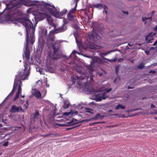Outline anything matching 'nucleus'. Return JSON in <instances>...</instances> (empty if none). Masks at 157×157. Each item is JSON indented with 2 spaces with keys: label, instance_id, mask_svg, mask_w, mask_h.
Segmentation results:
<instances>
[{
  "label": "nucleus",
  "instance_id": "41",
  "mask_svg": "<svg viewBox=\"0 0 157 157\" xmlns=\"http://www.w3.org/2000/svg\"><path fill=\"white\" fill-rule=\"evenodd\" d=\"M145 52L147 54V55H148L149 52L148 51H145Z\"/></svg>",
  "mask_w": 157,
  "mask_h": 157
},
{
  "label": "nucleus",
  "instance_id": "25",
  "mask_svg": "<svg viewBox=\"0 0 157 157\" xmlns=\"http://www.w3.org/2000/svg\"><path fill=\"white\" fill-rule=\"evenodd\" d=\"M88 69L90 73L92 71V69L90 67H88Z\"/></svg>",
  "mask_w": 157,
  "mask_h": 157
},
{
  "label": "nucleus",
  "instance_id": "47",
  "mask_svg": "<svg viewBox=\"0 0 157 157\" xmlns=\"http://www.w3.org/2000/svg\"><path fill=\"white\" fill-rule=\"evenodd\" d=\"M17 7H19V4L17 5Z\"/></svg>",
  "mask_w": 157,
  "mask_h": 157
},
{
  "label": "nucleus",
  "instance_id": "37",
  "mask_svg": "<svg viewBox=\"0 0 157 157\" xmlns=\"http://www.w3.org/2000/svg\"><path fill=\"white\" fill-rule=\"evenodd\" d=\"M107 54V53H103V54H101V56H102V55L103 56H105Z\"/></svg>",
  "mask_w": 157,
  "mask_h": 157
},
{
  "label": "nucleus",
  "instance_id": "39",
  "mask_svg": "<svg viewBox=\"0 0 157 157\" xmlns=\"http://www.w3.org/2000/svg\"><path fill=\"white\" fill-rule=\"evenodd\" d=\"M63 22H64V24H67V22H65V19H63Z\"/></svg>",
  "mask_w": 157,
  "mask_h": 157
},
{
  "label": "nucleus",
  "instance_id": "2",
  "mask_svg": "<svg viewBox=\"0 0 157 157\" xmlns=\"http://www.w3.org/2000/svg\"><path fill=\"white\" fill-rule=\"evenodd\" d=\"M12 22L16 25H18L19 23L23 24L25 28L27 33V44L26 47V51L24 52L25 55H23V58L28 61L29 59L30 52L28 49V44L30 42L33 44V34L35 30V26L31 27L33 23L28 19H18L16 21H12Z\"/></svg>",
  "mask_w": 157,
  "mask_h": 157
},
{
  "label": "nucleus",
  "instance_id": "24",
  "mask_svg": "<svg viewBox=\"0 0 157 157\" xmlns=\"http://www.w3.org/2000/svg\"><path fill=\"white\" fill-rule=\"evenodd\" d=\"M111 90V88H110L109 89H105V93L107 92L108 93Z\"/></svg>",
  "mask_w": 157,
  "mask_h": 157
},
{
  "label": "nucleus",
  "instance_id": "9",
  "mask_svg": "<svg viewBox=\"0 0 157 157\" xmlns=\"http://www.w3.org/2000/svg\"><path fill=\"white\" fill-rule=\"evenodd\" d=\"M32 93L33 95L37 98H40L41 97V94L40 91L36 89H33L32 91Z\"/></svg>",
  "mask_w": 157,
  "mask_h": 157
},
{
  "label": "nucleus",
  "instance_id": "43",
  "mask_svg": "<svg viewBox=\"0 0 157 157\" xmlns=\"http://www.w3.org/2000/svg\"><path fill=\"white\" fill-rule=\"evenodd\" d=\"M155 13V11H153L151 12L152 15Z\"/></svg>",
  "mask_w": 157,
  "mask_h": 157
},
{
  "label": "nucleus",
  "instance_id": "30",
  "mask_svg": "<svg viewBox=\"0 0 157 157\" xmlns=\"http://www.w3.org/2000/svg\"><path fill=\"white\" fill-rule=\"evenodd\" d=\"M100 114H98L96 116V118H98L99 117H100Z\"/></svg>",
  "mask_w": 157,
  "mask_h": 157
},
{
  "label": "nucleus",
  "instance_id": "40",
  "mask_svg": "<svg viewBox=\"0 0 157 157\" xmlns=\"http://www.w3.org/2000/svg\"><path fill=\"white\" fill-rule=\"evenodd\" d=\"M151 108H153L155 107V106L153 104H151Z\"/></svg>",
  "mask_w": 157,
  "mask_h": 157
},
{
  "label": "nucleus",
  "instance_id": "18",
  "mask_svg": "<svg viewBox=\"0 0 157 157\" xmlns=\"http://www.w3.org/2000/svg\"><path fill=\"white\" fill-rule=\"evenodd\" d=\"M89 47L91 49H99L100 48V47L95 44H94L93 45H90Z\"/></svg>",
  "mask_w": 157,
  "mask_h": 157
},
{
  "label": "nucleus",
  "instance_id": "38",
  "mask_svg": "<svg viewBox=\"0 0 157 157\" xmlns=\"http://www.w3.org/2000/svg\"><path fill=\"white\" fill-rule=\"evenodd\" d=\"M154 30L155 31H157V26H156L154 28Z\"/></svg>",
  "mask_w": 157,
  "mask_h": 157
},
{
  "label": "nucleus",
  "instance_id": "14",
  "mask_svg": "<svg viewBox=\"0 0 157 157\" xmlns=\"http://www.w3.org/2000/svg\"><path fill=\"white\" fill-rule=\"evenodd\" d=\"M105 93L104 94H98L97 95V98L99 101H101L102 99H105L107 97V96L105 95Z\"/></svg>",
  "mask_w": 157,
  "mask_h": 157
},
{
  "label": "nucleus",
  "instance_id": "4",
  "mask_svg": "<svg viewBox=\"0 0 157 157\" xmlns=\"http://www.w3.org/2000/svg\"><path fill=\"white\" fill-rule=\"evenodd\" d=\"M52 46L54 50L53 55L52 56V58L54 59H56L59 58L58 52L59 49V43L58 41H57L54 44L52 42Z\"/></svg>",
  "mask_w": 157,
  "mask_h": 157
},
{
  "label": "nucleus",
  "instance_id": "28",
  "mask_svg": "<svg viewBox=\"0 0 157 157\" xmlns=\"http://www.w3.org/2000/svg\"><path fill=\"white\" fill-rule=\"evenodd\" d=\"M8 145V142H6L4 143V144H3V146H7Z\"/></svg>",
  "mask_w": 157,
  "mask_h": 157
},
{
  "label": "nucleus",
  "instance_id": "6",
  "mask_svg": "<svg viewBox=\"0 0 157 157\" xmlns=\"http://www.w3.org/2000/svg\"><path fill=\"white\" fill-rule=\"evenodd\" d=\"M49 54V56L48 57L46 62V67L47 70L51 73H54L55 70V67L51 64L50 60L49 59L51 56Z\"/></svg>",
  "mask_w": 157,
  "mask_h": 157
},
{
  "label": "nucleus",
  "instance_id": "23",
  "mask_svg": "<svg viewBox=\"0 0 157 157\" xmlns=\"http://www.w3.org/2000/svg\"><path fill=\"white\" fill-rule=\"evenodd\" d=\"M36 84H39L40 85H42V82L40 80H39L37 81L36 82Z\"/></svg>",
  "mask_w": 157,
  "mask_h": 157
},
{
  "label": "nucleus",
  "instance_id": "27",
  "mask_svg": "<svg viewBox=\"0 0 157 157\" xmlns=\"http://www.w3.org/2000/svg\"><path fill=\"white\" fill-rule=\"evenodd\" d=\"M44 33H43V35H45L47 34V31H46V30L45 29H44Z\"/></svg>",
  "mask_w": 157,
  "mask_h": 157
},
{
  "label": "nucleus",
  "instance_id": "10",
  "mask_svg": "<svg viewBox=\"0 0 157 157\" xmlns=\"http://www.w3.org/2000/svg\"><path fill=\"white\" fill-rule=\"evenodd\" d=\"M156 34V33H149L146 37V40L147 42L148 43H151L152 40L154 39L153 36L155 35Z\"/></svg>",
  "mask_w": 157,
  "mask_h": 157
},
{
  "label": "nucleus",
  "instance_id": "34",
  "mask_svg": "<svg viewBox=\"0 0 157 157\" xmlns=\"http://www.w3.org/2000/svg\"><path fill=\"white\" fill-rule=\"evenodd\" d=\"M123 12L124 13L126 14L127 15L128 14V12L127 11H126V12L123 11Z\"/></svg>",
  "mask_w": 157,
  "mask_h": 157
},
{
  "label": "nucleus",
  "instance_id": "19",
  "mask_svg": "<svg viewBox=\"0 0 157 157\" xmlns=\"http://www.w3.org/2000/svg\"><path fill=\"white\" fill-rule=\"evenodd\" d=\"M28 107V100H27L26 103L23 105V108H24V109L25 111L27 109Z\"/></svg>",
  "mask_w": 157,
  "mask_h": 157
},
{
  "label": "nucleus",
  "instance_id": "32",
  "mask_svg": "<svg viewBox=\"0 0 157 157\" xmlns=\"http://www.w3.org/2000/svg\"><path fill=\"white\" fill-rule=\"evenodd\" d=\"M76 53H77V52L75 51H74L72 52L71 54V55H72V54H74Z\"/></svg>",
  "mask_w": 157,
  "mask_h": 157
},
{
  "label": "nucleus",
  "instance_id": "12",
  "mask_svg": "<svg viewBox=\"0 0 157 157\" xmlns=\"http://www.w3.org/2000/svg\"><path fill=\"white\" fill-rule=\"evenodd\" d=\"M82 76H78V75L75 77V78H72V81L74 83L76 81V80L78 79H83L85 78V75L84 73L83 72H82Z\"/></svg>",
  "mask_w": 157,
  "mask_h": 157
},
{
  "label": "nucleus",
  "instance_id": "17",
  "mask_svg": "<svg viewBox=\"0 0 157 157\" xmlns=\"http://www.w3.org/2000/svg\"><path fill=\"white\" fill-rule=\"evenodd\" d=\"M69 103L68 101L66 100L64 101V105H63V108L67 109L69 107Z\"/></svg>",
  "mask_w": 157,
  "mask_h": 157
},
{
  "label": "nucleus",
  "instance_id": "44",
  "mask_svg": "<svg viewBox=\"0 0 157 157\" xmlns=\"http://www.w3.org/2000/svg\"><path fill=\"white\" fill-rule=\"evenodd\" d=\"M75 39H76V43L78 45V42H77V38H75Z\"/></svg>",
  "mask_w": 157,
  "mask_h": 157
},
{
  "label": "nucleus",
  "instance_id": "22",
  "mask_svg": "<svg viewBox=\"0 0 157 157\" xmlns=\"http://www.w3.org/2000/svg\"><path fill=\"white\" fill-rule=\"evenodd\" d=\"M144 67V64L143 63H141L140 64L138 67V68L139 69H141Z\"/></svg>",
  "mask_w": 157,
  "mask_h": 157
},
{
  "label": "nucleus",
  "instance_id": "49",
  "mask_svg": "<svg viewBox=\"0 0 157 157\" xmlns=\"http://www.w3.org/2000/svg\"><path fill=\"white\" fill-rule=\"evenodd\" d=\"M76 70H77V71H78V72H79V73H81V72H80V71H78V70H77V69H76Z\"/></svg>",
  "mask_w": 157,
  "mask_h": 157
},
{
  "label": "nucleus",
  "instance_id": "33",
  "mask_svg": "<svg viewBox=\"0 0 157 157\" xmlns=\"http://www.w3.org/2000/svg\"><path fill=\"white\" fill-rule=\"evenodd\" d=\"M73 123L72 122H70L68 123V124L67 125H71L73 124Z\"/></svg>",
  "mask_w": 157,
  "mask_h": 157
},
{
  "label": "nucleus",
  "instance_id": "3",
  "mask_svg": "<svg viewBox=\"0 0 157 157\" xmlns=\"http://www.w3.org/2000/svg\"><path fill=\"white\" fill-rule=\"evenodd\" d=\"M30 70L29 66L27 63L24 64V67L22 69L19 70L18 75H16V78L15 80L14 86L12 90L3 101L6 100L10 96L12 95L13 94L15 89L17 88H18V91L14 99V100L15 101L18 98L21 92V84L20 81L18 80L17 79L19 78L20 80H22L27 79L28 76L30 73Z\"/></svg>",
  "mask_w": 157,
  "mask_h": 157
},
{
  "label": "nucleus",
  "instance_id": "20",
  "mask_svg": "<svg viewBox=\"0 0 157 157\" xmlns=\"http://www.w3.org/2000/svg\"><path fill=\"white\" fill-rule=\"evenodd\" d=\"M151 17H148V18H147V17H144V18H143L142 20L143 21L145 22V23H146V21H145V20H149L150 21H151Z\"/></svg>",
  "mask_w": 157,
  "mask_h": 157
},
{
  "label": "nucleus",
  "instance_id": "1",
  "mask_svg": "<svg viewBox=\"0 0 157 157\" xmlns=\"http://www.w3.org/2000/svg\"><path fill=\"white\" fill-rule=\"evenodd\" d=\"M30 0H20V4L24 5L25 6H34L36 7L38 10L34 11L33 8L29 9L27 10L28 13H33V14L36 16L34 19L35 23L34 24L36 25L37 22L36 19L39 20H42L46 17L47 20L49 24H51L53 21L52 18L48 15L46 11L44 10V9L48 10L55 17L57 18H60L61 16L64 14L67 11V10H64L63 11L59 13L58 10L56 9L53 6L50 5L47 3L43 2H39L36 1L34 2H30Z\"/></svg>",
  "mask_w": 157,
  "mask_h": 157
},
{
  "label": "nucleus",
  "instance_id": "29",
  "mask_svg": "<svg viewBox=\"0 0 157 157\" xmlns=\"http://www.w3.org/2000/svg\"><path fill=\"white\" fill-rule=\"evenodd\" d=\"M11 5H7V4H6V8H8V9H9V8H10V7L11 6H10Z\"/></svg>",
  "mask_w": 157,
  "mask_h": 157
},
{
  "label": "nucleus",
  "instance_id": "7",
  "mask_svg": "<svg viewBox=\"0 0 157 157\" xmlns=\"http://www.w3.org/2000/svg\"><path fill=\"white\" fill-rule=\"evenodd\" d=\"M24 112L25 111L23 110L21 106H18L15 105H13L11 109L10 110V112L13 113H15L17 112Z\"/></svg>",
  "mask_w": 157,
  "mask_h": 157
},
{
  "label": "nucleus",
  "instance_id": "16",
  "mask_svg": "<svg viewBox=\"0 0 157 157\" xmlns=\"http://www.w3.org/2000/svg\"><path fill=\"white\" fill-rule=\"evenodd\" d=\"M125 108V106L119 104L115 108L117 109H124Z\"/></svg>",
  "mask_w": 157,
  "mask_h": 157
},
{
  "label": "nucleus",
  "instance_id": "26",
  "mask_svg": "<svg viewBox=\"0 0 157 157\" xmlns=\"http://www.w3.org/2000/svg\"><path fill=\"white\" fill-rule=\"evenodd\" d=\"M39 113L37 112H36L34 114V117H36L38 115H39Z\"/></svg>",
  "mask_w": 157,
  "mask_h": 157
},
{
  "label": "nucleus",
  "instance_id": "52",
  "mask_svg": "<svg viewBox=\"0 0 157 157\" xmlns=\"http://www.w3.org/2000/svg\"><path fill=\"white\" fill-rule=\"evenodd\" d=\"M33 22H34V21L33 20Z\"/></svg>",
  "mask_w": 157,
  "mask_h": 157
},
{
  "label": "nucleus",
  "instance_id": "8",
  "mask_svg": "<svg viewBox=\"0 0 157 157\" xmlns=\"http://www.w3.org/2000/svg\"><path fill=\"white\" fill-rule=\"evenodd\" d=\"M77 6V3H76L75 6L74 8H73L70 11L68 16V19L69 20H74V16L72 14L74 13V12H75V11L76 10Z\"/></svg>",
  "mask_w": 157,
  "mask_h": 157
},
{
  "label": "nucleus",
  "instance_id": "42",
  "mask_svg": "<svg viewBox=\"0 0 157 157\" xmlns=\"http://www.w3.org/2000/svg\"><path fill=\"white\" fill-rule=\"evenodd\" d=\"M60 126H66L67 125H66V124H60Z\"/></svg>",
  "mask_w": 157,
  "mask_h": 157
},
{
  "label": "nucleus",
  "instance_id": "46",
  "mask_svg": "<svg viewBox=\"0 0 157 157\" xmlns=\"http://www.w3.org/2000/svg\"><path fill=\"white\" fill-rule=\"evenodd\" d=\"M24 96H25V95H22L21 96V97L22 98H24Z\"/></svg>",
  "mask_w": 157,
  "mask_h": 157
},
{
  "label": "nucleus",
  "instance_id": "13",
  "mask_svg": "<svg viewBox=\"0 0 157 157\" xmlns=\"http://www.w3.org/2000/svg\"><path fill=\"white\" fill-rule=\"evenodd\" d=\"M78 113V111L75 110H71L70 112H66L63 113L65 116L75 115Z\"/></svg>",
  "mask_w": 157,
  "mask_h": 157
},
{
  "label": "nucleus",
  "instance_id": "51",
  "mask_svg": "<svg viewBox=\"0 0 157 157\" xmlns=\"http://www.w3.org/2000/svg\"><path fill=\"white\" fill-rule=\"evenodd\" d=\"M128 45H129V46H131L130 44H128Z\"/></svg>",
  "mask_w": 157,
  "mask_h": 157
},
{
  "label": "nucleus",
  "instance_id": "11",
  "mask_svg": "<svg viewBox=\"0 0 157 157\" xmlns=\"http://www.w3.org/2000/svg\"><path fill=\"white\" fill-rule=\"evenodd\" d=\"M93 6L94 7L98 9H103L104 10L103 13H105V14H106L107 13V11L106 10V9H107V7L105 6H103V5L101 4H97L94 5Z\"/></svg>",
  "mask_w": 157,
  "mask_h": 157
},
{
  "label": "nucleus",
  "instance_id": "21",
  "mask_svg": "<svg viewBox=\"0 0 157 157\" xmlns=\"http://www.w3.org/2000/svg\"><path fill=\"white\" fill-rule=\"evenodd\" d=\"M85 111L86 112L91 113H92V112L93 111V110L92 109L87 108L85 109Z\"/></svg>",
  "mask_w": 157,
  "mask_h": 157
},
{
  "label": "nucleus",
  "instance_id": "35",
  "mask_svg": "<svg viewBox=\"0 0 157 157\" xmlns=\"http://www.w3.org/2000/svg\"><path fill=\"white\" fill-rule=\"evenodd\" d=\"M47 80H46V86L47 87H49V84H48L47 82Z\"/></svg>",
  "mask_w": 157,
  "mask_h": 157
},
{
  "label": "nucleus",
  "instance_id": "15",
  "mask_svg": "<svg viewBox=\"0 0 157 157\" xmlns=\"http://www.w3.org/2000/svg\"><path fill=\"white\" fill-rule=\"evenodd\" d=\"M36 66L38 65L37 67H36V70L37 71L39 72L41 74H43V71L44 70L42 69L41 68L40 66H42L41 64L40 63H39L38 64H37V63H36Z\"/></svg>",
  "mask_w": 157,
  "mask_h": 157
},
{
  "label": "nucleus",
  "instance_id": "50",
  "mask_svg": "<svg viewBox=\"0 0 157 157\" xmlns=\"http://www.w3.org/2000/svg\"><path fill=\"white\" fill-rule=\"evenodd\" d=\"M1 127V124H0V127Z\"/></svg>",
  "mask_w": 157,
  "mask_h": 157
},
{
  "label": "nucleus",
  "instance_id": "5",
  "mask_svg": "<svg viewBox=\"0 0 157 157\" xmlns=\"http://www.w3.org/2000/svg\"><path fill=\"white\" fill-rule=\"evenodd\" d=\"M67 29V27L63 26L62 27L59 28L57 29L55 31H52L50 32L49 34V40L51 41H53L54 40L53 34L57 33L59 32H62L64 31Z\"/></svg>",
  "mask_w": 157,
  "mask_h": 157
},
{
  "label": "nucleus",
  "instance_id": "48",
  "mask_svg": "<svg viewBox=\"0 0 157 157\" xmlns=\"http://www.w3.org/2000/svg\"><path fill=\"white\" fill-rule=\"evenodd\" d=\"M79 0H75V1L77 3V2Z\"/></svg>",
  "mask_w": 157,
  "mask_h": 157
},
{
  "label": "nucleus",
  "instance_id": "31",
  "mask_svg": "<svg viewBox=\"0 0 157 157\" xmlns=\"http://www.w3.org/2000/svg\"><path fill=\"white\" fill-rule=\"evenodd\" d=\"M157 44V40H156L153 43V45L155 46Z\"/></svg>",
  "mask_w": 157,
  "mask_h": 157
},
{
  "label": "nucleus",
  "instance_id": "36",
  "mask_svg": "<svg viewBox=\"0 0 157 157\" xmlns=\"http://www.w3.org/2000/svg\"><path fill=\"white\" fill-rule=\"evenodd\" d=\"M45 92L44 93H42V94L44 96L45 95L47 92L45 90Z\"/></svg>",
  "mask_w": 157,
  "mask_h": 157
},
{
  "label": "nucleus",
  "instance_id": "45",
  "mask_svg": "<svg viewBox=\"0 0 157 157\" xmlns=\"http://www.w3.org/2000/svg\"><path fill=\"white\" fill-rule=\"evenodd\" d=\"M20 100L21 101H22V103L23 102V100L21 99H20Z\"/></svg>",
  "mask_w": 157,
  "mask_h": 157
}]
</instances>
